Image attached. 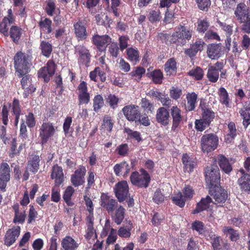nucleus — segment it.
<instances>
[{"label": "nucleus", "mask_w": 250, "mask_h": 250, "mask_svg": "<svg viewBox=\"0 0 250 250\" xmlns=\"http://www.w3.org/2000/svg\"><path fill=\"white\" fill-rule=\"evenodd\" d=\"M234 15L238 21H242L243 20L250 17V10L245 3H240L237 5Z\"/></svg>", "instance_id": "nucleus-17"}, {"label": "nucleus", "mask_w": 250, "mask_h": 250, "mask_svg": "<svg viewBox=\"0 0 250 250\" xmlns=\"http://www.w3.org/2000/svg\"><path fill=\"white\" fill-rule=\"evenodd\" d=\"M113 122H112L111 117L108 116H105L103 119V122L101 125V129L105 131L111 132L113 128Z\"/></svg>", "instance_id": "nucleus-45"}, {"label": "nucleus", "mask_w": 250, "mask_h": 250, "mask_svg": "<svg viewBox=\"0 0 250 250\" xmlns=\"http://www.w3.org/2000/svg\"><path fill=\"white\" fill-rule=\"evenodd\" d=\"M145 73V69L143 67H138L134 71L130 73V75L134 77L135 80L139 81L141 80L142 76Z\"/></svg>", "instance_id": "nucleus-62"}, {"label": "nucleus", "mask_w": 250, "mask_h": 250, "mask_svg": "<svg viewBox=\"0 0 250 250\" xmlns=\"http://www.w3.org/2000/svg\"><path fill=\"white\" fill-rule=\"evenodd\" d=\"M201 148L204 153H208L214 150L218 145V138L213 133L203 135L200 140Z\"/></svg>", "instance_id": "nucleus-2"}, {"label": "nucleus", "mask_w": 250, "mask_h": 250, "mask_svg": "<svg viewBox=\"0 0 250 250\" xmlns=\"http://www.w3.org/2000/svg\"><path fill=\"white\" fill-rule=\"evenodd\" d=\"M21 34V29L17 26H13L10 28V35L15 42H18Z\"/></svg>", "instance_id": "nucleus-46"}, {"label": "nucleus", "mask_w": 250, "mask_h": 250, "mask_svg": "<svg viewBox=\"0 0 250 250\" xmlns=\"http://www.w3.org/2000/svg\"><path fill=\"white\" fill-rule=\"evenodd\" d=\"M199 8L202 10L207 11L210 5V0H195Z\"/></svg>", "instance_id": "nucleus-61"}, {"label": "nucleus", "mask_w": 250, "mask_h": 250, "mask_svg": "<svg viewBox=\"0 0 250 250\" xmlns=\"http://www.w3.org/2000/svg\"><path fill=\"white\" fill-rule=\"evenodd\" d=\"M75 36L79 41L86 39L88 34L86 31L85 21L79 20L73 24Z\"/></svg>", "instance_id": "nucleus-12"}, {"label": "nucleus", "mask_w": 250, "mask_h": 250, "mask_svg": "<svg viewBox=\"0 0 250 250\" xmlns=\"http://www.w3.org/2000/svg\"><path fill=\"white\" fill-rule=\"evenodd\" d=\"M141 172V173L137 171L132 172L130 177V181L135 186L146 188L148 186L150 177L145 170H142Z\"/></svg>", "instance_id": "nucleus-3"}, {"label": "nucleus", "mask_w": 250, "mask_h": 250, "mask_svg": "<svg viewBox=\"0 0 250 250\" xmlns=\"http://www.w3.org/2000/svg\"><path fill=\"white\" fill-rule=\"evenodd\" d=\"M76 52L79 56V61L83 64H87L90 60L91 55L89 50L83 45H79L76 47Z\"/></svg>", "instance_id": "nucleus-21"}, {"label": "nucleus", "mask_w": 250, "mask_h": 250, "mask_svg": "<svg viewBox=\"0 0 250 250\" xmlns=\"http://www.w3.org/2000/svg\"><path fill=\"white\" fill-rule=\"evenodd\" d=\"M219 71L220 69H217L214 66L209 65L207 76L208 80L212 83H216L219 77Z\"/></svg>", "instance_id": "nucleus-32"}, {"label": "nucleus", "mask_w": 250, "mask_h": 250, "mask_svg": "<svg viewBox=\"0 0 250 250\" xmlns=\"http://www.w3.org/2000/svg\"><path fill=\"white\" fill-rule=\"evenodd\" d=\"M210 194L214 199V203L219 206L224 203L228 197V192L226 190L216 185L210 189Z\"/></svg>", "instance_id": "nucleus-7"}, {"label": "nucleus", "mask_w": 250, "mask_h": 250, "mask_svg": "<svg viewBox=\"0 0 250 250\" xmlns=\"http://www.w3.org/2000/svg\"><path fill=\"white\" fill-rule=\"evenodd\" d=\"M218 95L220 103L223 104H225L227 107H229L230 100L228 93L225 88L221 87L219 88Z\"/></svg>", "instance_id": "nucleus-37"}, {"label": "nucleus", "mask_w": 250, "mask_h": 250, "mask_svg": "<svg viewBox=\"0 0 250 250\" xmlns=\"http://www.w3.org/2000/svg\"><path fill=\"white\" fill-rule=\"evenodd\" d=\"M205 43L203 41L199 40L191 44L189 48L186 49L185 53L189 57H194L198 51L203 50Z\"/></svg>", "instance_id": "nucleus-23"}, {"label": "nucleus", "mask_w": 250, "mask_h": 250, "mask_svg": "<svg viewBox=\"0 0 250 250\" xmlns=\"http://www.w3.org/2000/svg\"><path fill=\"white\" fill-rule=\"evenodd\" d=\"M239 22L242 24L241 26L242 31L247 34L250 33V17L243 20L242 21H239Z\"/></svg>", "instance_id": "nucleus-64"}, {"label": "nucleus", "mask_w": 250, "mask_h": 250, "mask_svg": "<svg viewBox=\"0 0 250 250\" xmlns=\"http://www.w3.org/2000/svg\"><path fill=\"white\" fill-rule=\"evenodd\" d=\"M188 74L197 80H201L204 75L202 69L199 67H197L196 68L191 70Z\"/></svg>", "instance_id": "nucleus-57"}, {"label": "nucleus", "mask_w": 250, "mask_h": 250, "mask_svg": "<svg viewBox=\"0 0 250 250\" xmlns=\"http://www.w3.org/2000/svg\"><path fill=\"white\" fill-rule=\"evenodd\" d=\"M87 221V229L86 230V234L85 236L87 240H94L97 238V234L96 230L93 228V221L94 217L93 215L89 214L86 218Z\"/></svg>", "instance_id": "nucleus-22"}, {"label": "nucleus", "mask_w": 250, "mask_h": 250, "mask_svg": "<svg viewBox=\"0 0 250 250\" xmlns=\"http://www.w3.org/2000/svg\"><path fill=\"white\" fill-rule=\"evenodd\" d=\"M217 160L220 168L226 173L228 174L231 171L232 167L226 157L223 155H218Z\"/></svg>", "instance_id": "nucleus-27"}, {"label": "nucleus", "mask_w": 250, "mask_h": 250, "mask_svg": "<svg viewBox=\"0 0 250 250\" xmlns=\"http://www.w3.org/2000/svg\"><path fill=\"white\" fill-rule=\"evenodd\" d=\"M51 178L55 180V186H59L64 181V174L61 167L54 165L52 169Z\"/></svg>", "instance_id": "nucleus-19"}, {"label": "nucleus", "mask_w": 250, "mask_h": 250, "mask_svg": "<svg viewBox=\"0 0 250 250\" xmlns=\"http://www.w3.org/2000/svg\"><path fill=\"white\" fill-rule=\"evenodd\" d=\"M119 98L114 94H110L108 95L106 99V102L109 104L110 107L112 109L116 108L119 102Z\"/></svg>", "instance_id": "nucleus-51"}, {"label": "nucleus", "mask_w": 250, "mask_h": 250, "mask_svg": "<svg viewBox=\"0 0 250 250\" xmlns=\"http://www.w3.org/2000/svg\"><path fill=\"white\" fill-rule=\"evenodd\" d=\"M211 202L212 199L209 196H207L206 198H202L201 201L197 204V207L193 210V213H197L208 209Z\"/></svg>", "instance_id": "nucleus-30"}, {"label": "nucleus", "mask_w": 250, "mask_h": 250, "mask_svg": "<svg viewBox=\"0 0 250 250\" xmlns=\"http://www.w3.org/2000/svg\"><path fill=\"white\" fill-rule=\"evenodd\" d=\"M209 26V22L207 18L199 19L197 21V30L200 33H205Z\"/></svg>", "instance_id": "nucleus-47"}, {"label": "nucleus", "mask_w": 250, "mask_h": 250, "mask_svg": "<svg viewBox=\"0 0 250 250\" xmlns=\"http://www.w3.org/2000/svg\"><path fill=\"white\" fill-rule=\"evenodd\" d=\"M193 31L189 28L183 25H180L177 31L172 34L170 37V42H175L178 39L189 40L192 37Z\"/></svg>", "instance_id": "nucleus-6"}, {"label": "nucleus", "mask_w": 250, "mask_h": 250, "mask_svg": "<svg viewBox=\"0 0 250 250\" xmlns=\"http://www.w3.org/2000/svg\"><path fill=\"white\" fill-rule=\"evenodd\" d=\"M92 39L93 43L101 51L105 50L107 44L111 42V39L106 35L100 36L96 34L93 36Z\"/></svg>", "instance_id": "nucleus-16"}, {"label": "nucleus", "mask_w": 250, "mask_h": 250, "mask_svg": "<svg viewBox=\"0 0 250 250\" xmlns=\"http://www.w3.org/2000/svg\"><path fill=\"white\" fill-rule=\"evenodd\" d=\"M51 21L47 18L45 19L44 20L41 21L39 23L40 28L48 34L50 33L52 31L51 27Z\"/></svg>", "instance_id": "nucleus-48"}, {"label": "nucleus", "mask_w": 250, "mask_h": 250, "mask_svg": "<svg viewBox=\"0 0 250 250\" xmlns=\"http://www.w3.org/2000/svg\"><path fill=\"white\" fill-rule=\"evenodd\" d=\"M187 104L186 105V109L191 111L194 110L197 103V95L194 92L188 93L186 95Z\"/></svg>", "instance_id": "nucleus-29"}, {"label": "nucleus", "mask_w": 250, "mask_h": 250, "mask_svg": "<svg viewBox=\"0 0 250 250\" xmlns=\"http://www.w3.org/2000/svg\"><path fill=\"white\" fill-rule=\"evenodd\" d=\"M13 18L9 19L8 17H5L2 22L1 23V27L0 28V32L2 33L4 35L7 36L8 30L9 26L13 23Z\"/></svg>", "instance_id": "nucleus-41"}, {"label": "nucleus", "mask_w": 250, "mask_h": 250, "mask_svg": "<svg viewBox=\"0 0 250 250\" xmlns=\"http://www.w3.org/2000/svg\"><path fill=\"white\" fill-rule=\"evenodd\" d=\"M132 227H122L119 228L118 231V235L122 238H127L131 235V230Z\"/></svg>", "instance_id": "nucleus-53"}, {"label": "nucleus", "mask_w": 250, "mask_h": 250, "mask_svg": "<svg viewBox=\"0 0 250 250\" xmlns=\"http://www.w3.org/2000/svg\"><path fill=\"white\" fill-rule=\"evenodd\" d=\"M104 105V100L101 95H96L93 99V110L98 112Z\"/></svg>", "instance_id": "nucleus-40"}, {"label": "nucleus", "mask_w": 250, "mask_h": 250, "mask_svg": "<svg viewBox=\"0 0 250 250\" xmlns=\"http://www.w3.org/2000/svg\"><path fill=\"white\" fill-rule=\"evenodd\" d=\"M86 172L85 167L83 166H80L71 177V181L73 186L78 187L84 183V176Z\"/></svg>", "instance_id": "nucleus-11"}, {"label": "nucleus", "mask_w": 250, "mask_h": 250, "mask_svg": "<svg viewBox=\"0 0 250 250\" xmlns=\"http://www.w3.org/2000/svg\"><path fill=\"white\" fill-rule=\"evenodd\" d=\"M149 21L151 22L158 21L160 20L161 17L159 10H151L150 11L148 16Z\"/></svg>", "instance_id": "nucleus-54"}, {"label": "nucleus", "mask_w": 250, "mask_h": 250, "mask_svg": "<svg viewBox=\"0 0 250 250\" xmlns=\"http://www.w3.org/2000/svg\"><path fill=\"white\" fill-rule=\"evenodd\" d=\"M108 51L112 57L116 58L119 52V48L117 43L114 42H111L108 47Z\"/></svg>", "instance_id": "nucleus-60"}, {"label": "nucleus", "mask_w": 250, "mask_h": 250, "mask_svg": "<svg viewBox=\"0 0 250 250\" xmlns=\"http://www.w3.org/2000/svg\"><path fill=\"white\" fill-rule=\"evenodd\" d=\"M177 69V64L175 60L171 58L165 64V70L167 75H170L175 73Z\"/></svg>", "instance_id": "nucleus-35"}, {"label": "nucleus", "mask_w": 250, "mask_h": 250, "mask_svg": "<svg viewBox=\"0 0 250 250\" xmlns=\"http://www.w3.org/2000/svg\"><path fill=\"white\" fill-rule=\"evenodd\" d=\"M57 127H55L53 123L49 122H44L39 129L40 136L42 144L47 142L49 138L53 136Z\"/></svg>", "instance_id": "nucleus-5"}, {"label": "nucleus", "mask_w": 250, "mask_h": 250, "mask_svg": "<svg viewBox=\"0 0 250 250\" xmlns=\"http://www.w3.org/2000/svg\"><path fill=\"white\" fill-rule=\"evenodd\" d=\"M239 172L241 174L238 180L240 188L245 191H250V174L246 173L244 169H240Z\"/></svg>", "instance_id": "nucleus-20"}, {"label": "nucleus", "mask_w": 250, "mask_h": 250, "mask_svg": "<svg viewBox=\"0 0 250 250\" xmlns=\"http://www.w3.org/2000/svg\"><path fill=\"white\" fill-rule=\"evenodd\" d=\"M170 111L172 118L171 130L176 131L182 123L183 117L181 114V110L177 106H173Z\"/></svg>", "instance_id": "nucleus-13"}, {"label": "nucleus", "mask_w": 250, "mask_h": 250, "mask_svg": "<svg viewBox=\"0 0 250 250\" xmlns=\"http://www.w3.org/2000/svg\"><path fill=\"white\" fill-rule=\"evenodd\" d=\"M138 108V106L130 104L125 106L122 109V111L128 121L136 122L137 119L141 116V113Z\"/></svg>", "instance_id": "nucleus-10"}, {"label": "nucleus", "mask_w": 250, "mask_h": 250, "mask_svg": "<svg viewBox=\"0 0 250 250\" xmlns=\"http://www.w3.org/2000/svg\"><path fill=\"white\" fill-rule=\"evenodd\" d=\"M114 191L116 197L120 202L125 200L127 198L129 193L127 182L125 181L118 182L115 185Z\"/></svg>", "instance_id": "nucleus-8"}, {"label": "nucleus", "mask_w": 250, "mask_h": 250, "mask_svg": "<svg viewBox=\"0 0 250 250\" xmlns=\"http://www.w3.org/2000/svg\"><path fill=\"white\" fill-rule=\"evenodd\" d=\"M55 72V64L52 61H49L46 65L41 68L38 73V77L48 82Z\"/></svg>", "instance_id": "nucleus-9"}, {"label": "nucleus", "mask_w": 250, "mask_h": 250, "mask_svg": "<svg viewBox=\"0 0 250 250\" xmlns=\"http://www.w3.org/2000/svg\"><path fill=\"white\" fill-rule=\"evenodd\" d=\"M0 178L10 180V170L9 165L6 163H2L0 166Z\"/></svg>", "instance_id": "nucleus-38"}, {"label": "nucleus", "mask_w": 250, "mask_h": 250, "mask_svg": "<svg viewBox=\"0 0 250 250\" xmlns=\"http://www.w3.org/2000/svg\"><path fill=\"white\" fill-rule=\"evenodd\" d=\"M223 231L227 236H229L232 241H235L239 238V234L237 231L229 227H224Z\"/></svg>", "instance_id": "nucleus-44"}, {"label": "nucleus", "mask_w": 250, "mask_h": 250, "mask_svg": "<svg viewBox=\"0 0 250 250\" xmlns=\"http://www.w3.org/2000/svg\"><path fill=\"white\" fill-rule=\"evenodd\" d=\"M184 196L187 200H190L194 194L192 188L189 186H186L183 190Z\"/></svg>", "instance_id": "nucleus-63"}, {"label": "nucleus", "mask_w": 250, "mask_h": 250, "mask_svg": "<svg viewBox=\"0 0 250 250\" xmlns=\"http://www.w3.org/2000/svg\"><path fill=\"white\" fill-rule=\"evenodd\" d=\"M141 106L147 113H153L154 110L153 104L146 98H143L141 100Z\"/></svg>", "instance_id": "nucleus-50"}, {"label": "nucleus", "mask_w": 250, "mask_h": 250, "mask_svg": "<svg viewBox=\"0 0 250 250\" xmlns=\"http://www.w3.org/2000/svg\"><path fill=\"white\" fill-rule=\"evenodd\" d=\"M171 198L173 203L180 208L184 207L185 202L187 201L182 193L180 192L174 194Z\"/></svg>", "instance_id": "nucleus-39"}, {"label": "nucleus", "mask_w": 250, "mask_h": 250, "mask_svg": "<svg viewBox=\"0 0 250 250\" xmlns=\"http://www.w3.org/2000/svg\"><path fill=\"white\" fill-rule=\"evenodd\" d=\"M13 208L15 212L13 222L15 223H23L26 217L25 211L24 208L20 209L19 205L18 204H15L13 206Z\"/></svg>", "instance_id": "nucleus-26"}, {"label": "nucleus", "mask_w": 250, "mask_h": 250, "mask_svg": "<svg viewBox=\"0 0 250 250\" xmlns=\"http://www.w3.org/2000/svg\"><path fill=\"white\" fill-rule=\"evenodd\" d=\"M206 181L211 186H215L220 181L219 169L216 165H211L205 170Z\"/></svg>", "instance_id": "nucleus-4"}, {"label": "nucleus", "mask_w": 250, "mask_h": 250, "mask_svg": "<svg viewBox=\"0 0 250 250\" xmlns=\"http://www.w3.org/2000/svg\"><path fill=\"white\" fill-rule=\"evenodd\" d=\"M214 118V113L208 109H205L202 114V119L209 125Z\"/></svg>", "instance_id": "nucleus-55"}, {"label": "nucleus", "mask_w": 250, "mask_h": 250, "mask_svg": "<svg viewBox=\"0 0 250 250\" xmlns=\"http://www.w3.org/2000/svg\"><path fill=\"white\" fill-rule=\"evenodd\" d=\"M125 132L131 138L135 139L137 142H140L142 139L141 134L137 131H133L129 128H125Z\"/></svg>", "instance_id": "nucleus-58"}, {"label": "nucleus", "mask_w": 250, "mask_h": 250, "mask_svg": "<svg viewBox=\"0 0 250 250\" xmlns=\"http://www.w3.org/2000/svg\"><path fill=\"white\" fill-rule=\"evenodd\" d=\"M221 46L219 44H209L207 48V55L208 58L215 60L218 59L221 55Z\"/></svg>", "instance_id": "nucleus-25"}, {"label": "nucleus", "mask_w": 250, "mask_h": 250, "mask_svg": "<svg viewBox=\"0 0 250 250\" xmlns=\"http://www.w3.org/2000/svg\"><path fill=\"white\" fill-rule=\"evenodd\" d=\"M117 231L115 229H111V231L109 232V234L106 240V246L105 249L107 248V247L110 244H113L117 240Z\"/></svg>", "instance_id": "nucleus-56"}, {"label": "nucleus", "mask_w": 250, "mask_h": 250, "mask_svg": "<svg viewBox=\"0 0 250 250\" xmlns=\"http://www.w3.org/2000/svg\"><path fill=\"white\" fill-rule=\"evenodd\" d=\"M40 48L42 54L45 57L49 58L52 51V45L48 42L42 41L40 44Z\"/></svg>", "instance_id": "nucleus-36"}, {"label": "nucleus", "mask_w": 250, "mask_h": 250, "mask_svg": "<svg viewBox=\"0 0 250 250\" xmlns=\"http://www.w3.org/2000/svg\"><path fill=\"white\" fill-rule=\"evenodd\" d=\"M63 250H77L79 244L71 236H66L61 242Z\"/></svg>", "instance_id": "nucleus-24"}, {"label": "nucleus", "mask_w": 250, "mask_h": 250, "mask_svg": "<svg viewBox=\"0 0 250 250\" xmlns=\"http://www.w3.org/2000/svg\"><path fill=\"white\" fill-rule=\"evenodd\" d=\"M112 218L117 225H120L123 222L125 214V209L121 205L116 207Z\"/></svg>", "instance_id": "nucleus-31"}, {"label": "nucleus", "mask_w": 250, "mask_h": 250, "mask_svg": "<svg viewBox=\"0 0 250 250\" xmlns=\"http://www.w3.org/2000/svg\"><path fill=\"white\" fill-rule=\"evenodd\" d=\"M74 191V189L71 186L68 187L64 191L63 198L68 205H70L71 197Z\"/></svg>", "instance_id": "nucleus-59"}, {"label": "nucleus", "mask_w": 250, "mask_h": 250, "mask_svg": "<svg viewBox=\"0 0 250 250\" xmlns=\"http://www.w3.org/2000/svg\"><path fill=\"white\" fill-rule=\"evenodd\" d=\"M101 206L108 212L113 211L118 207L117 201L105 194H102L101 197Z\"/></svg>", "instance_id": "nucleus-15"}, {"label": "nucleus", "mask_w": 250, "mask_h": 250, "mask_svg": "<svg viewBox=\"0 0 250 250\" xmlns=\"http://www.w3.org/2000/svg\"><path fill=\"white\" fill-rule=\"evenodd\" d=\"M152 81L155 83L160 84L162 83L163 75L160 70H155L150 73Z\"/></svg>", "instance_id": "nucleus-49"}, {"label": "nucleus", "mask_w": 250, "mask_h": 250, "mask_svg": "<svg viewBox=\"0 0 250 250\" xmlns=\"http://www.w3.org/2000/svg\"><path fill=\"white\" fill-rule=\"evenodd\" d=\"M40 157L37 155H32L30 158L27 165V169L35 173L39 168Z\"/></svg>", "instance_id": "nucleus-28"}, {"label": "nucleus", "mask_w": 250, "mask_h": 250, "mask_svg": "<svg viewBox=\"0 0 250 250\" xmlns=\"http://www.w3.org/2000/svg\"><path fill=\"white\" fill-rule=\"evenodd\" d=\"M239 112L243 119V125L246 127H247L250 124V111H247V110H244V109H240Z\"/></svg>", "instance_id": "nucleus-52"}, {"label": "nucleus", "mask_w": 250, "mask_h": 250, "mask_svg": "<svg viewBox=\"0 0 250 250\" xmlns=\"http://www.w3.org/2000/svg\"><path fill=\"white\" fill-rule=\"evenodd\" d=\"M236 132L235 124L233 122H230L228 124V133L225 137V142L227 143H230L236 136Z\"/></svg>", "instance_id": "nucleus-34"}, {"label": "nucleus", "mask_w": 250, "mask_h": 250, "mask_svg": "<svg viewBox=\"0 0 250 250\" xmlns=\"http://www.w3.org/2000/svg\"><path fill=\"white\" fill-rule=\"evenodd\" d=\"M20 230L21 228L19 226L9 229L5 236L4 244L8 246L12 245L19 236Z\"/></svg>", "instance_id": "nucleus-14"}, {"label": "nucleus", "mask_w": 250, "mask_h": 250, "mask_svg": "<svg viewBox=\"0 0 250 250\" xmlns=\"http://www.w3.org/2000/svg\"><path fill=\"white\" fill-rule=\"evenodd\" d=\"M170 115L168 111L164 107L159 108L156 112V119L161 125L166 126L169 124Z\"/></svg>", "instance_id": "nucleus-18"}, {"label": "nucleus", "mask_w": 250, "mask_h": 250, "mask_svg": "<svg viewBox=\"0 0 250 250\" xmlns=\"http://www.w3.org/2000/svg\"><path fill=\"white\" fill-rule=\"evenodd\" d=\"M126 54L130 61L136 62L139 61V52L137 49L129 48L126 50Z\"/></svg>", "instance_id": "nucleus-43"}, {"label": "nucleus", "mask_w": 250, "mask_h": 250, "mask_svg": "<svg viewBox=\"0 0 250 250\" xmlns=\"http://www.w3.org/2000/svg\"><path fill=\"white\" fill-rule=\"evenodd\" d=\"M182 162L184 166V169L185 171L188 172L192 171L195 166V162L192 158L187 154H185L182 157Z\"/></svg>", "instance_id": "nucleus-33"}, {"label": "nucleus", "mask_w": 250, "mask_h": 250, "mask_svg": "<svg viewBox=\"0 0 250 250\" xmlns=\"http://www.w3.org/2000/svg\"><path fill=\"white\" fill-rule=\"evenodd\" d=\"M31 81L30 76L26 75L22 77L21 80V84L22 88L27 89L28 92H33L35 88L31 85Z\"/></svg>", "instance_id": "nucleus-42"}, {"label": "nucleus", "mask_w": 250, "mask_h": 250, "mask_svg": "<svg viewBox=\"0 0 250 250\" xmlns=\"http://www.w3.org/2000/svg\"><path fill=\"white\" fill-rule=\"evenodd\" d=\"M14 60L17 76L21 77L26 74L30 66L28 56L24 53L18 52L14 56Z\"/></svg>", "instance_id": "nucleus-1"}]
</instances>
